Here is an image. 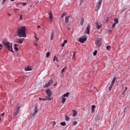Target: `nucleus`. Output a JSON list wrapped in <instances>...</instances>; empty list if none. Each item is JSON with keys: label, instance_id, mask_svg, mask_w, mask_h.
<instances>
[{"label": "nucleus", "instance_id": "obj_1", "mask_svg": "<svg viewBox=\"0 0 130 130\" xmlns=\"http://www.w3.org/2000/svg\"><path fill=\"white\" fill-rule=\"evenodd\" d=\"M26 28L25 26H20L17 30V35L19 37L25 38L26 35L25 34Z\"/></svg>", "mask_w": 130, "mask_h": 130}, {"label": "nucleus", "instance_id": "obj_2", "mask_svg": "<svg viewBox=\"0 0 130 130\" xmlns=\"http://www.w3.org/2000/svg\"><path fill=\"white\" fill-rule=\"evenodd\" d=\"M3 44L4 45L5 47L8 49L11 52H13L12 48V43L9 42H6L5 41L2 42Z\"/></svg>", "mask_w": 130, "mask_h": 130}, {"label": "nucleus", "instance_id": "obj_3", "mask_svg": "<svg viewBox=\"0 0 130 130\" xmlns=\"http://www.w3.org/2000/svg\"><path fill=\"white\" fill-rule=\"evenodd\" d=\"M95 44L98 47H100L102 44L101 40V38H99L96 40Z\"/></svg>", "mask_w": 130, "mask_h": 130}, {"label": "nucleus", "instance_id": "obj_4", "mask_svg": "<svg viewBox=\"0 0 130 130\" xmlns=\"http://www.w3.org/2000/svg\"><path fill=\"white\" fill-rule=\"evenodd\" d=\"M99 2L97 3L96 6L95 11L97 12H98V9L100 8L102 1V0H99Z\"/></svg>", "mask_w": 130, "mask_h": 130}, {"label": "nucleus", "instance_id": "obj_5", "mask_svg": "<svg viewBox=\"0 0 130 130\" xmlns=\"http://www.w3.org/2000/svg\"><path fill=\"white\" fill-rule=\"evenodd\" d=\"M95 24L97 25L96 28L98 29H100L102 26V25L101 24L100 22L99 21H97Z\"/></svg>", "mask_w": 130, "mask_h": 130}, {"label": "nucleus", "instance_id": "obj_6", "mask_svg": "<svg viewBox=\"0 0 130 130\" xmlns=\"http://www.w3.org/2000/svg\"><path fill=\"white\" fill-rule=\"evenodd\" d=\"M33 110L34 111V112L32 114L33 116H34L39 111L38 109H37V106H35V108L33 109Z\"/></svg>", "mask_w": 130, "mask_h": 130}, {"label": "nucleus", "instance_id": "obj_7", "mask_svg": "<svg viewBox=\"0 0 130 130\" xmlns=\"http://www.w3.org/2000/svg\"><path fill=\"white\" fill-rule=\"evenodd\" d=\"M46 92L47 94V96H50L52 95V92L49 89L46 90Z\"/></svg>", "mask_w": 130, "mask_h": 130}, {"label": "nucleus", "instance_id": "obj_8", "mask_svg": "<svg viewBox=\"0 0 130 130\" xmlns=\"http://www.w3.org/2000/svg\"><path fill=\"white\" fill-rule=\"evenodd\" d=\"M24 39H25L24 38L18 39V41L17 42L20 44H21L23 42V41Z\"/></svg>", "mask_w": 130, "mask_h": 130}, {"label": "nucleus", "instance_id": "obj_9", "mask_svg": "<svg viewBox=\"0 0 130 130\" xmlns=\"http://www.w3.org/2000/svg\"><path fill=\"white\" fill-rule=\"evenodd\" d=\"M32 70V67L30 66H28L25 67V71H30Z\"/></svg>", "mask_w": 130, "mask_h": 130}, {"label": "nucleus", "instance_id": "obj_10", "mask_svg": "<svg viewBox=\"0 0 130 130\" xmlns=\"http://www.w3.org/2000/svg\"><path fill=\"white\" fill-rule=\"evenodd\" d=\"M87 39L85 38H80L79 40V41L82 43H83Z\"/></svg>", "mask_w": 130, "mask_h": 130}, {"label": "nucleus", "instance_id": "obj_11", "mask_svg": "<svg viewBox=\"0 0 130 130\" xmlns=\"http://www.w3.org/2000/svg\"><path fill=\"white\" fill-rule=\"evenodd\" d=\"M86 29V31L85 32V33L87 34H89L90 29V27L89 25H88V26L87 27Z\"/></svg>", "mask_w": 130, "mask_h": 130}, {"label": "nucleus", "instance_id": "obj_12", "mask_svg": "<svg viewBox=\"0 0 130 130\" xmlns=\"http://www.w3.org/2000/svg\"><path fill=\"white\" fill-rule=\"evenodd\" d=\"M19 110H17L14 111L13 115L14 118H15L16 116L18 115L19 112Z\"/></svg>", "mask_w": 130, "mask_h": 130}, {"label": "nucleus", "instance_id": "obj_13", "mask_svg": "<svg viewBox=\"0 0 130 130\" xmlns=\"http://www.w3.org/2000/svg\"><path fill=\"white\" fill-rule=\"evenodd\" d=\"M70 17L69 16H68L65 18V22L66 23H68L69 22V19Z\"/></svg>", "mask_w": 130, "mask_h": 130}, {"label": "nucleus", "instance_id": "obj_14", "mask_svg": "<svg viewBox=\"0 0 130 130\" xmlns=\"http://www.w3.org/2000/svg\"><path fill=\"white\" fill-rule=\"evenodd\" d=\"M48 14L49 15V18L51 20V22H52V20L53 18L52 14V12L51 11H50V12L48 13Z\"/></svg>", "mask_w": 130, "mask_h": 130}, {"label": "nucleus", "instance_id": "obj_15", "mask_svg": "<svg viewBox=\"0 0 130 130\" xmlns=\"http://www.w3.org/2000/svg\"><path fill=\"white\" fill-rule=\"evenodd\" d=\"M72 111L73 113V116H75L77 115V112L75 110H73Z\"/></svg>", "mask_w": 130, "mask_h": 130}, {"label": "nucleus", "instance_id": "obj_16", "mask_svg": "<svg viewBox=\"0 0 130 130\" xmlns=\"http://www.w3.org/2000/svg\"><path fill=\"white\" fill-rule=\"evenodd\" d=\"M53 80L52 79H51L48 83V85L50 86L53 83Z\"/></svg>", "mask_w": 130, "mask_h": 130}, {"label": "nucleus", "instance_id": "obj_17", "mask_svg": "<svg viewBox=\"0 0 130 130\" xmlns=\"http://www.w3.org/2000/svg\"><path fill=\"white\" fill-rule=\"evenodd\" d=\"M95 107V105H92L91 106V112L93 113L94 111V108Z\"/></svg>", "mask_w": 130, "mask_h": 130}, {"label": "nucleus", "instance_id": "obj_18", "mask_svg": "<svg viewBox=\"0 0 130 130\" xmlns=\"http://www.w3.org/2000/svg\"><path fill=\"white\" fill-rule=\"evenodd\" d=\"M67 42V41L66 40H65L63 41V43L61 44V46L62 47H63L65 45V44Z\"/></svg>", "mask_w": 130, "mask_h": 130}, {"label": "nucleus", "instance_id": "obj_19", "mask_svg": "<svg viewBox=\"0 0 130 130\" xmlns=\"http://www.w3.org/2000/svg\"><path fill=\"white\" fill-rule=\"evenodd\" d=\"M69 92H67L63 95V97H67L69 96Z\"/></svg>", "mask_w": 130, "mask_h": 130}, {"label": "nucleus", "instance_id": "obj_20", "mask_svg": "<svg viewBox=\"0 0 130 130\" xmlns=\"http://www.w3.org/2000/svg\"><path fill=\"white\" fill-rule=\"evenodd\" d=\"M116 79V77H113V78L112 80L111 84H113L114 83L115 81V80Z\"/></svg>", "mask_w": 130, "mask_h": 130}, {"label": "nucleus", "instance_id": "obj_21", "mask_svg": "<svg viewBox=\"0 0 130 130\" xmlns=\"http://www.w3.org/2000/svg\"><path fill=\"white\" fill-rule=\"evenodd\" d=\"M62 101H61V103H64L65 102V101H66V99L65 98H64V97H63V96L62 97Z\"/></svg>", "mask_w": 130, "mask_h": 130}, {"label": "nucleus", "instance_id": "obj_22", "mask_svg": "<svg viewBox=\"0 0 130 130\" xmlns=\"http://www.w3.org/2000/svg\"><path fill=\"white\" fill-rule=\"evenodd\" d=\"M127 89V87H126L125 90L123 91V92L122 93V95H124V93L126 92V90Z\"/></svg>", "mask_w": 130, "mask_h": 130}, {"label": "nucleus", "instance_id": "obj_23", "mask_svg": "<svg viewBox=\"0 0 130 130\" xmlns=\"http://www.w3.org/2000/svg\"><path fill=\"white\" fill-rule=\"evenodd\" d=\"M84 21V19L83 18H82L80 21V24L82 26L83 25V22Z\"/></svg>", "mask_w": 130, "mask_h": 130}, {"label": "nucleus", "instance_id": "obj_24", "mask_svg": "<svg viewBox=\"0 0 130 130\" xmlns=\"http://www.w3.org/2000/svg\"><path fill=\"white\" fill-rule=\"evenodd\" d=\"M66 120L67 121H68L69 120V117L67 115H66L65 116Z\"/></svg>", "mask_w": 130, "mask_h": 130}, {"label": "nucleus", "instance_id": "obj_25", "mask_svg": "<svg viewBox=\"0 0 130 130\" xmlns=\"http://www.w3.org/2000/svg\"><path fill=\"white\" fill-rule=\"evenodd\" d=\"M20 108V105L19 104H18L17 105V110H19Z\"/></svg>", "mask_w": 130, "mask_h": 130}, {"label": "nucleus", "instance_id": "obj_26", "mask_svg": "<svg viewBox=\"0 0 130 130\" xmlns=\"http://www.w3.org/2000/svg\"><path fill=\"white\" fill-rule=\"evenodd\" d=\"M54 36L53 34V32L51 34V40H53V37H54Z\"/></svg>", "mask_w": 130, "mask_h": 130}, {"label": "nucleus", "instance_id": "obj_27", "mask_svg": "<svg viewBox=\"0 0 130 130\" xmlns=\"http://www.w3.org/2000/svg\"><path fill=\"white\" fill-rule=\"evenodd\" d=\"M60 124L62 126H64L66 125V123L64 122H61Z\"/></svg>", "mask_w": 130, "mask_h": 130}, {"label": "nucleus", "instance_id": "obj_28", "mask_svg": "<svg viewBox=\"0 0 130 130\" xmlns=\"http://www.w3.org/2000/svg\"><path fill=\"white\" fill-rule=\"evenodd\" d=\"M114 21L115 22V23H118V19L117 18H115L114 19Z\"/></svg>", "mask_w": 130, "mask_h": 130}, {"label": "nucleus", "instance_id": "obj_29", "mask_svg": "<svg viewBox=\"0 0 130 130\" xmlns=\"http://www.w3.org/2000/svg\"><path fill=\"white\" fill-rule=\"evenodd\" d=\"M113 86V84H111L110 86L109 87V91H110L111 90V89L112 88V87Z\"/></svg>", "mask_w": 130, "mask_h": 130}, {"label": "nucleus", "instance_id": "obj_30", "mask_svg": "<svg viewBox=\"0 0 130 130\" xmlns=\"http://www.w3.org/2000/svg\"><path fill=\"white\" fill-rule=\"evenodd\" d=\"M129 108V106L128 105L126 107L124 108V114L125 113V112L126 111V110L127 109H128Z\"/></svg>", "mask_w": 130, "mask_h": 130}, {"label": "nucleus", "instance_id": "obj_31", "mask_svg": "<svg viewBox=\"0 0 130 130\" xmlns=\"http://www.w3.org/2000/svg\"><path fill=\"white\" fill-rule=\"evenodd\" d=\"M50 55V53L49 52H47L46 55V57L47 58H48L49 56Z\"/></svg>", "mask_w": 130, "mask_h": 130}, {"label": "nucleus", "instance_id": "obj_32", "mask_svg": "<svg viewBox=\"0 0 130 130\" xmlns=\"http://www.w3.org/2000/svg\"><path fill=\"white\" fill-rule=\"evenodd\" d=\"M97 53V51L96 50H95L93 53V55L94 56H95L96 55Z\"/></svg>", "mask_w": 130, "mask_h": 130}, {"label": "nucleus", "instance_id": "obj_33", "mask_svg": "<svg viewBox=\"0 0 130 130\" xmlns=\"http://www.w3.org/2000/svg\"><path fill=\"white\" fill-rule=\"evenodd\" d=\"M66 13H63L61 15V17L62 18H63L64 17V16L66 15Z\"/></svg>", "mask_w": 130, "mask_h": 130}, {"label": "nucleus", "instance_id": "obj_34", "mask_svg": "<svg viewBox=\"0 0 130 130\" xmlns=\"http://www.w3.org/2000/svg\"><path fill=\"white\" fill-rule=\"evenodd\" d=\"M106 48L108 50H110V46H106Z\"/></svg>", "mask_w": 130, "mask_h": 130}, {"label": "nucleus", "instance_id": "obj_35", "mask_svg": "<svg viewBox=\"0 0 130 130\" xmlns=\"http://www.w3.org/2000/svg\"><path fill=\"white\" fill-rule=\"evenodd\" d=\"M117 23H115V22L114 23H113V24H112V28H114V27L115 26V25H116V24H117Z\"/></svg>", "mask_w": 130, "mask_h": 130}, {"label": "nucleus", "instance_id": "obj_36", "mask_svg": "<svg viewBox=\"0 0 130 130\" xmlns=\"http://www.w3.org/2000/svg\"><path fill=\"white\" fill-rule=\"evenodd\" d=\"M49 86V85H48V84H46V85H45V86H44L43 87L44 88H46V87H48Z\"/></svg>", "mask_w": 130, "mask_h": 130}, {"label": "nucleus", "instance_id": "obj_37", "mask_svg": "<svg viewBox=\"0 0 130 130\" xmlns=\"http://www.w3.org/2000/svg\"><path fill=\"white\" fill-rule=\"evenodd\" d=\"M66 68V67H65L64 68H63L62 70V71H61V73H62L63 72H64V71L65 70V68Z\"/></svg>", "mask_w": 130, "mask_h": 130}, {"label": "nucleus", "instance_id": "obj_38", "mask_svg": "<svg viewBox=\"0 0 130 130\" xmlns=\"http://www.w3.org/2000/svg\"><path fill=\"white\" fill-rule=\"evenodd\" d=\"M56 124V122L55 121L53 122V127Z\"/></svg>", "mask_w": 130, "mask_h": 130}, {"label": "nucleus", "instance_id": "obj_39", "mask_svg": "<svg viewBox=\"0 0 130 130\" xmlns=\"http://www.w3.org/2000/svg\"><path fill=\"white\" fill-rule=\"evenodd\" d=\"M77 121H75L73 123V124L74 125H76L77 124Z\"/></svg>", "mask_w": 130, "mask_h": 130}, {"label": "nucleus", "instance_id": "obj_40", "mask_svg": "<svg viewBox=\"0 0 130 130\" xmlns=\"http://www.w3.org/2000/svg\"><path fill=\"white\" fill-rule=\"evenodd\" d=\"M22 14H21L20 16V20H22Z\"/></svg>", "mask_w": 130, "mask_h": 130}, {"label": "nucleus", "instance_id": "obj_41", "mask_svg": "<svg viewBox=\"0 0 130 130\" xmlns=\"http://www.w3.org/2000/svg\"><path fill=\"white\" fill-rule=\"evenodd\" d=\"M6 0H3L2 3V4L3 5L4 4V3L5 2Z\"/></svg>", "mask_w": 130, "mask_h": 130}, {"label": "nucleus", "instance_id": "obj_42", "mask_svg": "<svg viewBox=\"0 0 130 130\" xmlns=\"http://www.w3.org/2000/svg\"><path fill=\"white\" fill-rule=\"evenodd\" d=\"M14 48L15 50V51H18L19 50L18 48L17 47H14Z\"/></svg>", "mask_w": 130, "mask_h": 130}, {"label": "nucleus", "instance_id": "obj_43", "mask_svg": "<svg viewBox=\"0 0 130 130\" xmlns=\"http://www.w3.org/2000/svg\"><path fill=\"white\" fill-rule=\"evenodd\" d=\"M57 57H56L55 56H54V58L53 59V61H55V59H56Z\"/></svg>", "mask_w": 130, "mask_h": 130}, {"label": "nucleus", "instance_id": "obj_44", "mask_svg": "<svg viewBox=\"0 0 130 130\" xmlns=\"http://www.w3.org/2000/svg\"><path fill=\"white\" fill-rule=\"evenodd\" d=\"M20 4H23L24 6L26 4V3H21Z\"/></svg>", "mask_w": 130, "mask_h": 130}, {"label": "nucleus", "instance_id": "obj_45", "mask_svg": "<svg viewBox=\"0 0 130 130\" xmlns=\"http://www.w3.org/2000/svg\"><path fill=\"white\" fill-rule=\"evenodd\" d=\"M34 34H35V36H34V37L35 38H36L37 37V35L35 32H34Z\"/></svg>", "mask_w": 130, "mask_h": 130}, {"label": "nucleus", "instance_id": "obj_46", "mask_svg": "<svg viewBox=\"0 0 130 130\" xmlns=\"http://www.w3.org/2000/svg\"><path fill=\"white\" fill-rule=\"evenodd\" d=\"M2 48V45L0 44V50H1Z\"/></svg>", "mask_w": 130, "mask_h": 130}, {"label": "nucleus", "instance_id": "obj_47", "mask_svg": "<svg viewBox=\"0 0 130 130\" xmlns=\"http://www.w3.org/2000/svg\"><path fill=\"white\" fill-rule=\"evenodd\" d=\"M35 40L36 41H37L39 40V39L37 37L36 38H35Z\"/></svg>", "mask_w": 130, "mask_h": 130}, {"label": "nucleus", "instance_id": "obj_48", "mask_svg": "<svg viewBox=\"0 0 130 130\" xmlns=\"http://www.w3.org/2000/svg\"><path fill=\"white\" fill-rule=\"evenodd\" d=\"M76 54V52H73V56H75Z\"/></svg>", "mask_w": 130, "mask_h": 130}, {"label": "nucleus", "instance_id": "obj_49", "mask_svg": "<svg viewBox=\"0 0 130 130\" xmlns=\"http://www.w3.org/2000/svg\"><path fill=\"white\" fill-rule=\"evenodd\" d=\"M50 96H46L45 97V99H47V100L48 99V98H49Z\"/></svg>", "mask_w": 130, "mask_h": 130}, {"label": "nucleus", "instance_id": "obj_50", "mask_svg": "<svg viewBox=\"0 0 130 130\" xmlns=\"http://www.w3.org/2000/svg\"><path fill=\"white\" fill-rule=\"evenodd\" d=\"M47 100V99H42V100L43 101H45Z\"/></svg>", "mask_w": 130, "mask_h": 130}, {"label": "nucleus", "instance_id": "obj_51", "mask_svg": "<svg viewBox=\"0 0 130 130\" xmlns=\"http://www.w3.org/2000/svg\"><path fill=\"white\" fill-rule=\"evenodd\" d=\"M39 100H40V101H41V100H42V99L41 98H39Z\"/></svg>", "mask_w": 130, "mask_h": 130}, {"label": "nucleus", "instance_id": "obj_52", "mask_svg": "<svg viewBox=\"0 0 130 130\" xmlns=\"http://www.w3.org/2000/svg\"><path fill=\"white\" fill-rule=\"evenodd\" d=\"M14 47H16L17 46V45L16 44H15L14 45Z\"/></svg>", "mask_w": 130, "mask_h": 130}, {"label": "nucleus", "instance_id": "obj_53", "mask_svg": "<svg viewBox=\"0 0 130 130\" xmlns=\"http://www.w3.org/2000/svg\"><path fill=\"white\" fill-rule=\"evenodd\" d=\"M57 84V82L56 83L54 84V85H53V86H56V84Z\"/></svg>", "mask_w": 130, "mask_h": 130}, {"label": "nucleus", "instance_id": "obj_54", "mask_svg": "<svg viewBox=\"0 0 130 130\" xmlns=\"http://www.w3.org/2000/svg\"><path fill=\"white\" fill-rule=\"evenodd\" d=\"M67 29H68L69 30H70V28L69 27H67Z\"/></svg>", "mask_w": 130, "mask_h": 130}, {"label": "nucleus", "instance_id": "obj_55", "mask_svg": "<svg viewBox=\"0 0 130 130\" xmlns=\"http://www.w3.org/2000/svg\"><path fill=\"white\" fill-rule=\"evenodd\" d=\"M20 4H17V7H18V5Z\"/></svg>", "mask_w": 130, "mask_h": 130}, {"label": "nucleus", "instance_id": "obj_56", "mask_svg": "<svg viewBox=\"0 0 130 130\" xmlns=\"http://www.w3.org/2000/svg\"><path fill=\"white\" fill-rule=\"evenodd\" d=\"M75 59V56H73L72 59Z\"/></svg>", "mask_w": 130, "mask_h": 130}, {"label": "nucleus", "instance_id": "obj_57", "mask_svg": "<svg viewBox=\"0 0 130 130\" xmlns=\"http://www.w3.org/2000/svg\"><path fill=\"white\" fill-rule=\"evenodd\" d=\"M38 44L37 43L35 44H34V45L36 46H37V45Z\"/></svg>", "mask_w": 130, "mask_h": 130}, {"label": "nucleus", "instance_id": "obj_58", "mask_svg": "<svg viewBox=\"0 0 130 130\" xmlns=\"http://www.w3.org/2000/svg\"><path fill=\"white\" fill-rule=\"evenodd\" d=\"M40 27H40V26H38V28H40Z\"/></svg>", "mask_w": 130, "mask_h": 130}, {"label": "nucleus", "instance_id": "obj_59", "mask_svg": "<svg viewBox=\"0 0 130 130\" xmlns=\"http://www.w3.org/2000/svg\"><path fill=\"white\" fill-rule=\"evenodd\" d=\"M7 14L8 15H9L10 16L11 15V14L9 13H7Z\"/></svg>", "mask_w": 130, "mask_h": 130}, {"label": "nucleus", "instance_id": "obj_60", "mask_svg": "<svg viewBox=\"0 0 130 130\" xmlns=\"http://www.w3.org/2000/svg\"><path fill=\"white\" fill-rule=\"evenodd\" d=\"M4 115V113H3L2 114V116H3Z\"/></svg>", "mask_w": 130, "mask_h": 130}, {"label": "nucleus", "instance_id": "obj_61", "mask_svg": "<svg viewBox=\"0 0 130 130\" xmlns=\"http://www.w3.org/2000/svg\"><path fill=\"white\" fill-rule=\"evenodd\" d=\"M56 61H58V59H57V58H56Z\"/></svg>", "mask_w": 130, "mask_h": 130}, {"label": "nucleus", "instance_id": "obj_62", "mask_svg": "<svg viewBox=\"0 0 130 130\" xmlns=\"http://www.w3.org/2000/svg\"><path fill=\"white\" fill-rule=\"evenodd\" d=\"M48 99L49 100H51V99L50 98H48Z\"/></svg>", "mask_w": 130, "mask_h": 130}, {"label": "nucleus", "instance_id": "obj_63", "mask_svg": "<svg viewBox=\"0 0 130 130\" xmlns=\"http://www.w3.org/2000/svg\"><path fill=\"white\" fill-rule=\"evenodd\" d=\"M14 0H11V1H14Z\"/></svg>", "mask_w": 130, "mask_h": 130}, {"label": "nucleus", "instance_id": "obj_64", "mask_svg": "<svg viewBox=\"0 0 130 130\" xmlns=\"http://www.w3.org/2000/svg\"><path fill=\"white\" fill-rule=\"evenodd\" d=\"M111 31H112V30H110V32H111Z\"/></svg>", "mask_w": 130, "mask_h": 130}]
</instances>
